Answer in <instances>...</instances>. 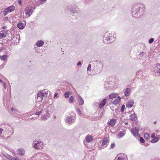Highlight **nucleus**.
Masks as SVG:
<instances>
[{
    "label": "nucleus",
    "mask_w": 160,
    "mask_h": 160,
    "mask_svg": "<svg viewBox=\"0 0 160 160\" xmlns=\"http://www.w3.org/2000/svg\"><path fill=\"white\" fill-rule=\"evenodd\" d=\"M145 9L144 4L142 3H138L133 5L131 12L132 16L134 17H137L140 15V13L144 12Z\"/></svg>",
    "instance_id": "f257e3e1"
},
{
    "label": "nucleus",
    "mask_w": 160,
    "mask_h": 160,
    "mask_svg": "<svg viewBox=\"0 0 160 160\" xmlns=\"http://www.w3.org/2000/svg\"><path fill=\"white\" fill-rule=\"evenodd\" d=\"M92 65V71L95 73L98 74L100 73L102 70L103 67V64L101 61L95 60L90 62Z\"/></svg>",
    "instance_id": "f03ea898"
},
{
    "label": "nucleus",
    "mask_w": 160,
    "mask_h": 160,
    "mask_svg": "<svg viewBox=\"0 0 160 160\" xmlns=\"http://www.w3.org/2000/svg\"><path fill=\"white\" fill-rule=\"evenodd\" d=\"M76 119V114H70L69 116L67 117L66 118V122L69 124H72L74 123Z\"/></svg>",
    "instance_id": "7ed1b4c3"
},
{
    "label": "nucleus",
    "mask_w": 160,
    "mask_h": 160,
    "mask_svg": "<svg viewBox=\"0 0 160 160\" xmlns=\"http://www.w3.org/2000/svg\"><path fill=\"white\" fill-rule=\"evenodd\" d=\"M112 34L111 35L108 33H106L103 37V41L105 43H108L113 42V40H112Z\"/></svg>",
    "instance_id": "20e7f679"
},
{
    "label": "nucleus",
    "mask_w": 160,
    "mask_h": 160,
    "mask_svg": "<svg viewBox=\"0 0 160 160\" xmlns=\"http://www.w3.org/2000/svg\"><path fill=\"white\" fill-rule=\"evenodd\" d=\"M32 146L35 149H42L44 147V144L42 141L39 140L35 143H33Z\"/></svg>",
    "instance_id": "39448f33"
},
{
    "label": "nucleus",
    "mask_w": 160,
    "mask_h": 160,
    "mask_svg": "<svg viewBox=\"0 0 160 160\" xmlns=\"http://www.w3.org/2000/svg\"><path fill=\"white\" fill-rule=\"evenodd\" d=\"M35 8L32 7L27 6L25 9V13L29 17L32 14L33 10Z\"/></svg>",
    "instance_id": "423d86ee"
},
{
    "label": "nucleus",
    "mask_w": 160,
    "mask_h": 160,
    "mask_svg": "<svg viewBox=\"0 0 160 160\" xmlns=\"http://www.w3.org/2000/svg\"><path fill=\"white\" fill-rule=\"evenodd\" d=\"M152 69L154 72L157 73L158 75H160V64L159 63H157L153 65Z\"/></svg>",
    "instance_id": "0eeeda50"
},
{
    "label": "nucleus",
    "mask_w": 160,
    "mask_h": 160,
    "mask_svg": "<svg viewBox=\"0 0 160 160\" xmlns=\"http://www.w3.org/2000/svg\"><path fill=\"white\" fill-rule=\"evenodd\" d=\"M15 7L14 6H11L5 9L4 11V14L6 15L8 12H11L15 10Z\"/></svg>",
    "instance_id": "6e6552de"
},
{
    "label": "nucleus",
    "mask_w": 160,
    "mask_h": 160,
    "mask_svg": "<svg viewBox=\"0 0 160 160\" xmlns=\"http://www.w3.org/2000/svg\"><path fill=\"white\" fill-rule=\"evenodd\" d=\"M46 97L44 95L43 92L39 91L37 94V99L38 102H41L43 100V98H44V100Z\"/></svg>",
    "instance_id": "1a4fd4ad"
},
{
    "label": "nucleus",
    "mask_w": 160,
    "mask_h": 160,
    "mask_svg": "<svg viewBox=\"0 0 160 160\" xmlns=\"http://www.w3.org/2000/svg\"><path fill=\"white\" fill-rule=\"evenodd\" d=\"M8 32V31L7 30L4 29L1 30L0 32V39H2L5 38Z\"/></svg>",
    "instance_id": "9d476101"
},
{
    "label": "nucleus",
    "mask_w": 160,
    "mask_h": 160,
    "mask_svg": "<svg viewBox=\"0 0 160 160\" xmlns=\"http://www.w3.org/2000/svg\"><path fill=\"white\" fill-rule=\"evenodd\" d=\"M131 132L134 137H136L138 136V128L137 127H135L134 128H132L131 130Z\"/></svg>",
    "instance_id": "9b49d317"
},
{
    "label": "nucleus",
    "mask_w": 160,
    "mask_h": 160,
    "mask_svg": "<svg viewBox=\"0 0 160 160\" xmlns=\"http://www.w3.org/2000/svg\"><path fill=\"white\" fill-rule=\"evenodd\" d=\"M25 153V151L23 148H18L17 151V153L18 154L21 156L23 155Z\"/></svg>",
    "instance_id": "f8f14e48"
},
{
    "label": "nucleus",
    "mask_w": 160,
    "mask_h": 160,
    "mask_svg": "<svg viewBox=\"0 0 160 160\" xmlns=\"http://www.w3.org/2000/svg\"><path fill=\"white\" fill-rule=\"evenodd\" d=\"M134 103V101L132 99L128 100L126 105V107L128 108H131L133 106Z\"/></svg>",
    "instance_id": "ddd939ff"
},
{
    "label": "nucleus",
    "mask_w": 160,
    "mask_h": 160,
    "mask_svg": "<svg viewBox=\"0 0 160 160\" xmlns=\"http://www.w3.org/2000/svg\"><path fill=\"white\" fill-rule=\"evenodd\" d=\"M116 121L114 119H111L109 122H108V125L111 127L113 126L116 123Z\"/></svg>",
    "instance_id": "4468645a"
},
{
    "label": "nucleus",
    "mask_w": 160,
    "mask_h": 160,
    "mask_svg": "<svg viewBox=\"0 0 160 160\" xmlns=\"http://www.w3.org/2000/svg\"><path fill=\"white\" fill-rule=\"evenodd\" d=\"M130 120L132 121H134L137 120V117L134 112L130 116Z\"/></svg>",
    "instance_id": "2eb2a0df"
},
{
    "label": "nucleus",
    "mask_w": 160,
    "mask_h": 160,
    "mask_svg": "<svg viewBox=\"0 0 160 160\" xmlns=\"http://www.w3.org/2000/svg\"><path fill=\"white\" fill-rule=\"evenodd\" d=\"M78 102L79 104L81 105H83L84 104V100L79 95H78Z\"/></svg>",
    "instance_id": "dca6fc26"
},
{
    "label": "nucleus",
    "mask_w": 160,
    "mask_h": 160,
    "mask_svg": "<svg viewBox=\"0 0 160 160\" xmlns=\"http://www.w3.org/2000/svg\"><path fill=\"white\" fill-rule=\"evenodd\" d=\"M107 101L106 99H104L101 101L99 105V107L100 108H102L105 105Z\"/></svg>",
    "instance_id": "f3484780"
},
{
    "label": "nucleus",
    "mask_w": 160,
    "mask_h": 160,
    "mask_svg": "<svg viewBox=\"0 0 160 160\" xmlns=\"http://www.w3.org/2000/svg\"><path fill=\"white\" fill-rule=\"evenodd\" d=\"M25 24L22 22H19L18 24L17 27L21 29H22L25 26Z\"/></svg>",
    "instance_id": "a211bd4d"
},
{
    "label": "nucleus",
    "mask_w": 160,
    "mask_h": 160,
    "mask_svg": "<svg viewBox=\"0 0 160 160\" xmlns=\"http://www.w3.org/2000/svg\"><path fill=\"white\" fill-rule=\"evenodd\" d=\"M127 155L125 154H123L122 156L118 157L117 160H127Z\"/></svg>",
    "instance_id": "6ab92c4d"
},
{
    "label": "nucleus",
    "mask_w": 160,
    "mask_h": 160,
    "mask_svg": "<svg viewBox=\"0 0 160 160\" xmlns=\"http://www.w3.org/2000/svg\"><path fill=\"white\" fill-rule=\"evenodd\" d=\"M124 95L126 96H128L131 92V89L129 88H127L124 92Z\"/></svg>",
    "instance_id": "aec40b11"
},
{
    "label": "nucleus",
    "mask_w": 160,
    "mask_h": 160,
    "mask_svg": "<svg viewBox=\"0 0 160 160\" xmlns=\"http://www.w3.org/2000/svg\"><path fill=\"white\" fill-rule=\"evenodd\" d=\"M121 100V97L119 96L117 98H116L112 102V103L114 105L118 104Z\"/></svg>",
    "instance_id": "412c9836"
},
{
    "label": "nucleus",
    "mask_w": 160,
    "mask_h": 160,
    "mask_svg": "<svg viewBox=\"0 0 160 160\" xmlns=\"http://www.w3.org/2000/svg\"><path fill=\"white\" fill-rule=\"evenodd\" d=\"M160 138L158 136H157L154 137L153 138L151 141V142L152 143H154L158 142Z\"/></svg>",
    "instance_id": "4be33fe9"
},
{
    "label": "nucleus",
    "mask_w": 160,
    "mask_h": 160,
    "mask_svg": "<svg viewBox=\"0 0 160 160\" xmlns=\"http://www.w3.org/2000/svg\"><path fill=\"white\" fill-rule=\"evenodd\" d=\"M44 44V42L42 40H38L36 42V44L38 47L42 46Z\"/></svg>",
    "instance_id": "5701e85b"
},
{
    "label": "nucleus",
    "mask_w": 160,
    "mask_h": 160,
    "mask_svg": "<svg viewBox=\"0 0 160 160\" xmlns=\"http://www.w3.org/2000/svg\"><path fill=\"white\" fill-rule=\"evenodd\" d=\"M86 141L88 142H90L92 141V138L90 135H87L85 138Z\"/></svg>",
    "instance_id": "b1692460"
},
{
    "label": "nucleus",
    "mask_w": 160,
    "mask_h": 160,
    "mask_svg": "<svg viewBox=\"0 0 160 160\" xmlns=\"http://www.w3.org/2000/svg\"><path fill=\"white\" fill-rule=\"evenodd\" d=\"M49 118L48 115H44L41 117V119L43 120H47Z\"/></svg>",
    "instance_id": "393cba45"
},
{
    "label": "nucleus",
    "mask_w": 160,
    "mask_h": 160,
    "mask_svg": "<svg viewBox=\"0 0 160 160\" xmlns=\"http://www.w3.org/2000/svg\"><path fill=\"white\" fill-rule=\"evenodd\" d=\"M125 133V131L120 132L118 134V137L121 138L123 137Z\"/></svg>",
    "instance_id": "a878e982"
},
{
    "label": "nucleus",
    "mask_w": 160,
    "mask_h": 160,
    "mask_svg": "<svg viewBox=\"0 0 160 160\" xmlns=\"http://www.w3.org/2000/svg\"><path fill=\"white\" fill-rule=\"evenodd\" d=\"M108 139L106 138H104L102 140V144L103 145H105L108 142Z\"/></svg>",
    "instance_id": "bb28decb"
},
{
    "label": "nucleus",
    "mask_w": 160,
    "mask_h": 160,
    "mask_svg": "<svg viewBox=\"0 0 160 160\" xmlns=\"http://www.w3.org/2000/svg\"><path fill=\"white\" fill-rule=\"evenodd\" d=\"M144 137L145 140H148L149 139L150 135L148 133L146 132L144 134Z\"/></svg>",
    "instance_id": "cd10ccee"
},
{
    "label": "nucleus",
    "mask_w": 160,
    "mask_h": 160,
    "mask_svg": "<svg viewBox=\"0 0 160 160\" xmlns=\"http://www.w3.org/2000/svg\"><path fill=\"white\" fill-rule=\"evenodd\" d=\"M8 57V56L6 55H4L0 57V59L1 60L5 61Z\"/></svg>",
    "instance_id": "c85d7f7f"
},
{
    "label": "nucleus",
    "mask_w": 160,
    "mask_h": 160,
    "mask_svg": "<svg viewBox=\"0 0 160 160\" xmlns=\"http://www.w3.org/2000/svg\"><path fill=\"white\" fill-rule=\"evenodd\" d=\"M117 95L114 93H112L109 95V98L110 99L116 98Z\"/></svg>",
    "instance_id": "c756f323"
},
{
    "label": "nucleus",
    "mask_w": 160,
    "mask_h": 160,
    "mask_svg": "<svg viewBox=\"0 0 160 160\" xmlns=\"http://www.w3.org/2000/svg\"><path fill=\"white\" fill-rule=\"evenodd\" d=\"M70 94V92L69 91H67L64 94L65 97L66 98H68L69 97Z\"/></svg>",
    "instance_id": "7c9ffc66"
},
{
    "label": "nucleus",
    "mask_w": 160,
    "mask_h": 160,
    "mask_svg": "<svg viewBox=\"0 0 160 160\" xmlns=\"http://www.w3.org/2000/svg\"><path fill=\"white\" fill-rule=\"evenodd\" d=\"M91 66H92V65L91 63L89 64L87 68V71H91L92 69H91Z\"/></svg>",
    "instance_id": "2f4dec72"
},
{
    "label": "nucleus",
    "mask_w": 160,
    "mask_h": 160,
    "mask_svg": "<svg viewBox=\"0 0 160 160\" xmlns=\"http://www.w3.org/2000/svg\"><path fill=\"white\" fill-rule=\"evenodd\" d=\"M68 9H70V11L72 12L73 13H75L77 11L75 8H69V7H68Z\"/></svg>",
    "instance_id": "473e14b6"
},
{
    "label": "nucleus",
    "mask_w": 160,
    "mask_h": 160,
    "mask_svg": "<svg viewBox=\"0 0 160 160\" xmlns=\"http://www.w3.org/2000/svg\"><path fill=\"white\" fill-rule=\"evenodd\" d=\"M74 99V97L73 96H71L69 99V102L71 103H72Z\"/></svg>",
    "instance_id": "72a5a7b5"
},
{
    "label": "nucleus",
    "mask_w": 160,
    "mask_h": 160,
    "mask_svg": "<svg viewBox=\"0 0 160 160\" xmlns=\"http://www.w3.org/2000/svg\"><path fill=\"white\" fill-rule=\"evenodd\" d=\"M125 105L124 104H123L122 106V107L121 108V110H120L121 112H122L124 111V109H125Z\"/></svg>",
    "instance_id": "f704fd0d"
},
{
    "label": "nucleus",
    "mask_w": 160,
    "mask_h": 160,
    "mask_svg": "<svg viewBox=\"0 0 160 160\" xmlns=\"http://www.w3.org/2000/svg\"><path fill=\"white\" fill-rule=\"evenodd\" d=\"M154 40V39L152 38L149 40L148 42L149 43L151 44L153 42Z\"/></svg>",
    "instance_id": "c9c22d12"
},
{
    "label": "nucleus",
    "mask_w": 160,
    "mask_h": 160,
    "mask_svg": "<svg viewBox=\"0 0 160 160\" xmlns=\"http://www.w3.org/2000/svg\"><path fill=\"white\" fill-rule=\"evenodd\" d=\"M140 141L142 143H144L145 142V140L142 137H141L140 138Z\"/></svg>",
    "instance_id": "e433bc0d"
},
{
    "label": "nucleus",
    "mask_w": 160,
    "mask_h": 160,
    "mask_svg": "<svg viewBox=\"0 0 160 160\" xmlns=\"http://www.w3.org/2000/svg\"><path fill=\"white\" fill-rule=\"evenodd\" d=\"M16 158H18V157L16 156H15L14 157H10L9 159L10 160H17Z\"/></svg>",
    "instance_id": "4c0bfd02"
},
{
    "label": "nucleus",
    "mask_w": 160,
    "mask_h": 160,
    "mask_svg": "<svg viewBox=\"0 0 160 160\" xmlns=\"http://www.w3.org/2000/svg\"><path fill=\"white\" fill-rule=\"evenodd\" d=\"M77 113L78 114H79L80 115H81L82 113L81 110L79 109H77Z\"/></svg>",
    "instance_id": "58836bf2"
},
{
    "label": "nucleus",
    "mask_w": 160,
    "mask_h": 160,
    "mask_svg": "<svg viewBox=\"0 0 160 160\" xmlns=\"http://www.w3.org/2000/svg\"><path fill=\"white\" fill-rule=\"evenodd\" d=\"M42 113V111H38V112H36L35 113V114L36 115H39L40 114H41Z\"/></svg>",
    "instance_id": "ea45409f"
},
{
    "label": "nucleus",
    "mask_w": 160,
    "mask_h": 160,
    "mask_svg": "<svg viewBox=\"0 0 160 160\" xmlns=\"http://www.w3.org/2000/svg\"><path fill=\"white\" fill-rule=\"evenodd\" d=\"M142 72V70H140L139 71H138L137 72H136V75H137L138 74L139 75L140 73H141Z\"/></svg>",
    "instance_id": "a19ab883"
},
{
    "label": "nucleus",
    "mask_w": 160,
    "mask_h": 160,
    "mask_svg": "<svg viewBox=\"0 0 160 160\" xmlns=\"http://www.w3.org/2000/svg\"><path fill=\"white\" fill-rule=\"evenodd\" d=\"M115 144L114 143H112L111 145V148H112L115 147Z\"/></svg>",
    "instance_id": "79ce46f5"
},
{
    "label": "nucleus",
    "mask_w": 160,
    "mask_h": 160,
    "mask_svg": "<svg viewBox=\"0 0 160 160\" xmlns=\"http://www.w3.org/2000/svg\"><path fill=\"white\" fill-rule=\"evenodd\" d=\"M2 84H3V86H4V89H6V88L7 86H6V85L5 83L4 82H2Z\"/></svg>",
    "instance_id": "37998d69"
},
{
    "label": "nucleus",
    "mask_w": 160,
    "mask_h": 160,
    "mask_svg": "<svg viewBox=\"0 0 160 160\" xmlns=\"http://www.w3.org/2000/svg\"><path fill=\"white\" fill-rule=\"evenodd\" d=\"M155 133H152L151 134V137L152 138H154V137H155Z\"/></svg>",
    "instance_id": "c03bdc74"
},
{
    "label": "nucleus",
    "mask_w": 160,
    "mask_h": 160,
    "mask_svg": "<svg viewBox=\"0 0 160 160\" xmlns=\"http://www.w3.org/2000/svg\"><path fill=\"white\" fill-rule=\"evenodd\" d=\"M18 3L20 5H21L22 3L21 0H18Z\"/></svg>",
    "instance_id": "a18cd8bd"
},
{
    "label": "nucleus",
    "mask_w": 160,
    "mask_h": 160,
    "mask_svg": "<svg viewBox=\"0 0 160 160\" xmlns=\"http://www.w3.org/2000/svg\"><path fill=\"white\" fill-rule=\"evenodd\" d=\"M42 4L44 3L46 1V0H40Z\"/></svg>",
    "instance_id": "49530a36"
},
{
    "label": "nucleus",
    "mask_w": 160,
    "mask_h": 160,
    "mask_svg": "<svg viewBox=\"0 0 160 160\" xmlns=\"http://www.w3.org/2000/svg\"><path fill=\"white\" fill-rule=\"evenodd\" d=\"M82 63L81 62L79 61L77 63V65L79 66Z\"/></svg>",
    "instance_id": "de8ad7c7"
},
{
    "label": "nucleus",
    "mask_w": 160,
    "mask_h": 160,
    "mask_svg": "<svg viewBox=\"0 0 160 160\" xmlns=\"http://www.w3.org/2000/svg\"><path fill=\"white\" fill-rule=\"evenodd\" d=\"M3 131V129L2 128H1L0 127V134L2 133V131Z\"/></svg>",
    "instance_id": "09e8293b"
},
{
    "label": "nucleus",
    "mask_w": 160,
    "mask_h": 160,
    "mask_svg": "<svg viewBox=\"0 0 160 160\" xmlns=\"http://www.w3.org/2000/svg\"><path fill=\"white\" fill-rule=\"evenodd\" d=\"M46 113L47 114H48L49 113V110L48 109H47L46 111Z\"/></svg>",
    "instance_id": "8fccbe9b"
},
{
    "label": "nucleus",
    "mask_w": 160,
    "mask_h": 160,
    "mask_svg": "<svg viewBox=\"0 0 160 160\" xmlns=\"http://www.w3.org/2000/svg\"><path fill=\"white\" fill-rule=\"evenodd\" d=\"M58 93L57 92H56L54 94V97H56V96L58 95Z\"/></svg>",
    "instance_id": "3c124183"
},
{
    "label": "nucleus",
    "mask_w": 160,
    "mask_h": 160,
    "mask_svg": "<svg viewBox=\"0 0 160 160\" xmlns=\"http://www.w3.org/2000/svg\"><path fill=\"white\" fill-rule=\"evenodd\" d=\"M11 111H12V112H13V111L14 110V108H11Z\"/></svg>",
    "instance_id": "603ef678"
},
{
    "label": "nucleus",
    "mask_w": 160,
    "mask_h": 160,
    "mask_svg": "<svg viewBox=\"0 0 160 160\" xmlns=\"http://www.w3.org/2000/svg\"><path fill=\"white\" fill-rule=\"evenodd\" d=\"M6 28V26H4L2 27V28L3 29H5Z\"/></svg>",
    "instance_id": "864d4df0"
},
{
    "label": "nucleus",
    "mask_w": 160,
    "mask_h": 160,
    "mask_svg": "<svg viewBox=\"0 0 160 160\" xmlns=\"http://www.w3.org/2000/svg\"><path fill=\"white\" fill-rule=\"evenodd\" d=\"M128 124V122H125V124L126 125H127Z\"/></svg>",
    "instance_id": "5fc2aeb1"
},
{
    "label": "nucleus",
    "mask_w": 160,
    "mask_h": 160,
    "mask_svg": "<svg viewBox=\"0 0 160 160\" xmlns=\"http://www.w3.org/2000/svg\"><path fill=\"white\" fill-rule=\"evenodd\" d=\"M16 159H17V160H22L21 159H19L18 158H16Z\"/></svg>",
    "instance_id": "6e6d98bb"
},
{
    "label": "nucleus",
    "mask_w": 160,
    "mask_h": 160,
    "mask_svg": "<svg viewBox=\"0 0 160 160\" xmlns=\"http://www.w3.org/2000/svg\"><path fill=\"white\" fill-rule=\"evenodd\" d=\"M0 82H3L1 79H0Z\"/></svg>",
    "instance_id": "4d7b16f0"
},
{
    "label": "nucleus",
    "mask_w": 160,
    "mask_h": 160,
    "mask_svg": "<svg viewBox=\"0 0 160 160\" xmlns=\"http://www.w3.org/2000/svg\"><path fill=\"white\" fill-rule=\"evenodd\" d=\"M5 126V125L4 124L2 125L1 126L2 128L3 126Z\"/></svg>",
    "instance_id": "13d9d810"
},
{
    "label": "nucleus",
    "mask_w": 160,
    "mask_h": 160,
    "mask_svg": "<svg viewBox=\"0 0 160 160\" xmlns=\"http://www.w3.org/2000/svg\"><path fill=\"white\" fill-rule=\"evenodd\" d=\"M154 124H156L157 123V122L156 121H155L154 122Z\"/></svg>",
    "instance_id": "bf43d9fd"
},
{
    "label": "nucleus",
    "mask_w": 160,
    "mask_h": 160,
    "mask_svg": "<svg viewBox=\"0 0 160 160\" xmlns=\"http://www.w3.org/2000/svg\"><path fill=\"white\" fill-rule=\"evenodd\" d=\"M5 19H8V18L7 17H6Z\"/></svg>",
    "instance_id": "052dcab7"
},
{
    "label": "nucleus",
    "mask_w": 160,
    "mask_h": 160,
    "mask_svg": "<svg viewBox=\"0 0 160 160\" xmlns=\"http://www.w3.org/2000/svg\"><path fill=\"white\" fill-rule=\"evenodd\" d=\"M3 103H4V99H3Z\"/></svg>",
    "instance_id": "680f3d73"
}]
</instances>
